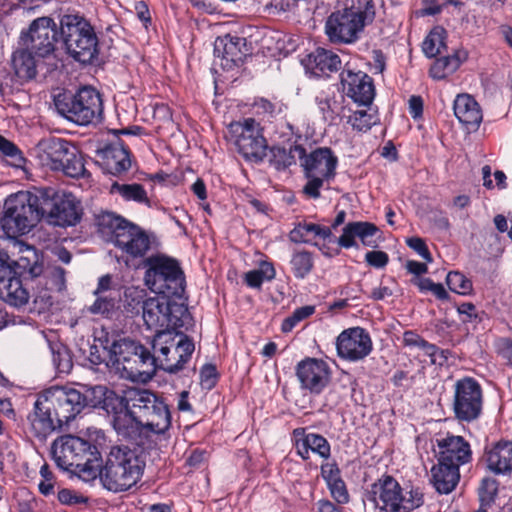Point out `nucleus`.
<instances>
[{
	"mask_svg": "<svg viewBox=\"0 0 512 512\" xmlns=\"http://www.w3.org/2000/svg\"><path fill=\"white\" fill-rule=\"evenodd\" d=\"M300 162L307 179L303 186V194L311 199L320 198L324 182H329L336 176L338 157L330 147H318L309 154L305 151V156L300 158Z\"/></svg>",
	"mask_w": 512,
	"mask_h": 512,
	"instance_id": "nucleus-14",
	"label": "nucleus"
},
{
	"mask_svg": "<svg viewBox=\"0 0 512 512\" xmlns=\"http://www.w3.org/2000/svg\"><path fill=\"white\" fill-rule=\"evenodd\" d=\"M119 308V300L109 295H98L88 311L93 315H100L103 318L111 319Z\"/></svg>",
	"mask_w": 512,
	"mask_h": 512,
	"instance_id": "nucleus-44",
	"label": "nucleus"
},
{
	"mask_svg": "<svg viewBox=\"0 0 512 512\" xmlns=\"http://www.w3.org/2000/svg\"><path fill=\"white\" fill-rule=\"evenodd\" d=\"M302 64L306 73L314 78H328L342 68L339 55L321 47L308 54Z\"/></svg>",
	"mask_w": 512,
	"mask_h": 512,
	"instance_id": "nucleus-29",
	"label": "nucleus"
},
{
	"mask_svg": "<svg viewBox=\"0 0 512 512\" xmlns=\"http://www.w3.org/2000/svg\"><path fill=\"white\" fill-rule=\"evenodd\" d=\"M250 54L247 40L230 33L216 38L214 42V65L230 71L239 67Z\"/></svg>",
	"mask_w": 512,
	"mask_h": 512,
	"instance_id": "nucleus-22",
	"label": "nucleus"
},
{
	"mask_svg": "<svg viewBox=\"0 0 512 512\" xmlns=\"http://www.w3.org/2000/svg\"><path fill=\"white\" fill-rule=\"evenodd\" d=\"M446 284L452 292L461 295H468L473 289L472 281L459 271H450L446 276Z\"/></svg>",
	"mask_w": 512,
	"mask_h": 512,
	"instance_id": "nucleus-49",
	"label": "nucleus"
},
{
	"mask_svg": "<svg viewBox=\"0 0 512 512\" xmlns=\"http://www.w3.org/2000/svg\"><path fill=\"white\" fill-rule=\"evenodd\" d=\"M252 107L256 115L269 122L282 118L287 110V105L277 97H256Z\"/></svg>",
	"mask_w": 512,
	"mask_h": 512,
	"instance_id": "nucleus-36",
	"label": "nucleus"
},
{
	"mask_svg": "<svg viewBox=\"0 0 512 512\" xmlns=\"http://www.w3.org/2000/svg\"><path fill=\"white\" fill-rule=\"evenodd\" d=\"M102 410L111 417V425L122 439L139 444L147 432L164 434L172 423L165 398L149 389L129 388L119 395L103 385L93 392Z\"/></svg>",
	"mask_w": 512,
	"mask_h": 512,
	"instance_id": "nucleus-1",
	"label": "nucleus"
},
{
	"mask_svg": "<svg viewBox=\"0 0 512 512\" xmlns=\"http://www.w3.org/2000/svg\"><path fill=\"white\" fill-rule=\"evenodd\" d=\"M315 103L325 121H334L338 115L337 101L334 92L321 91L315 97Z\"/></svg>",
	"mask_w": 512,
	"mask_h": 512,
	"instance_id": "nucleus-45",
	"label": "nucleus"
},
{
	"mask_svg": "<svg viewBox=\"0 0 512 512\" xmlns=\"http://www.w3.org/2000/svg\"><path fill=\"white\" fill-rule=\"evenodd\" d=\"M482 461L494 475H512V441L499 440L485 447Z\"/></svg>",
	"mask_w": 512,
	"mask_h": 512,
	"instance_id": "nucleus-30",
	"label": "nucleus"
},
{
	"mask_svg": "<svg viewBox=\"0 0 512 512\" xmlns=\"http://www.w3.org/2000/svg\"><path fill=\"white\" fill-rule=\"evenodd\" d=\"M95 163L105 174L119 176L131 168V151L123 141L117 140L96 151Z\"/></svg>",
	"mask_w": 512,
	"mask_h": 512,
	"instance_id": "nucleus-25",
	"label": "nucleus"
},
{
	"mask_svg": "<svg viewBox=\"0 0 512 512\" xmlns=\"http://www.w3.org/2000/svg\"><path fill=\"white\" fill-rule=\"evenodd\" d=\"M60 22L48 16L33 20L27 31H22L19 45H27L38 57L43 59L52 55L60 47Z\"/></svg>",
	"mask_w": 512,
	"mask_h": 512,
	"instance_id": "nucleus-18",
	"label": "nucleus"
},
{
	"mask_svg": "<svg viewBox=\"0 0 512 512\" xmlns=\"http://www.w3.org/2000/svg\"><path fill=\"white\" fill-rule=\"evenodd\" d=\"M364 26L347 8L332 12L325 22V33L335 44H352L359 39Z\"/></svg>",
	"mask_w": 512,
	"mask_h": 512,
	"instance_id": "nucleus-21",
	"label": "nucleus"
},
{
	"mask_svg": "<svg viewBox=\"0 0 512 512\" xmlns=\"http://www.w3.org/2000/svg\"><path fill=\"white\" fill-rule=\"evenodd\" d=\"M96 386L87 390L86 394L74 388L53 386L42 392L53 411L54 417L62 425H67L74 420L85 406L102 409V404L97 403L96 395L93 393Z\"/></svg>",
	"mask_w": 512,
	"mask_h": 512,
	"instance_id": "nucleus-15",
	"label": "nucleus"
},
{
	"mask_svg": "<svg viewBox=\"0 0 512 512\" xmlns=\"http://www.w3.org/2000/svg\"><path fill=\"white\" fill-rule=\"evenodd\" d=\"M37 150L42 164L53 171H61L71 178L90 175L78 148L64 138H44L38 143Z\"/></svg>",
	"mask_w": 512,
	"mask_h": 512,
	"instance_id": "nucleus-13",
	"label": "nucleus"
},
{
	"mask_svg": "<svg viewBox=\"0 0 512 512\" xmlns=\"http://www.w3.org/2000/svg\"><path fill=\"white\" fill-rule=\"evenodd\" d=\"M44 278L47 290L62 292L66 289V270L61 266H52L46 269Z\"/></svg>",
	"mask_w": 512,
	"mask_h": 512,
	"instance_id": "nucleus-46",
	"label": "nucleus"
},
{
	"mask_svg": "<svg viewBox=\"0 0 512 512\" xmlns=\"http://www.w3.org/2000/svg\"><path fill=\"white\" fill-rule=\"evenodd\" d=\"M409 113L413 119H419L423 115L424 102L421 96L412 95L408 101Z\"/></svg>",
	"mask_w": 512,
	"mask_h": 512,
	"instance_id": "nucleus-63",
	"label": "nucleus"
},
{
	"mask_svg": "<svg viewBox=\"0 0 512 512\" xmlns=\"http://www.w3.org/2000/svg\"><path fill=\"white\" fill-rule=\"evenodd\" d=\"M412 283L416 285L420 292H431L438 300L445 301L449 299V294L441 283H435L431 278L413 279Z\"/></svg>",
	"mask_w": 512,
	"mask_h": 512,
	"instance_id": "nucleus-53",
	"label": "nucleus"
},
{
	"mask_svg": "<svg viewBox=\"0 0 512 512\" xmlns=\"http://www.w3.org/2000/svg\"><path fill=\"white\" fill-rule=\"evenodd\" d=\"M406 244L414 250L426 262H432L433 258L424 239L420 237H410L406 239Z\"/></svg>",
	"mask_w": 512,
	"mask_h": 512,
	"instance_id": "nucleus-61",
	"label": "nucleus"
},
{
	"mask_svg": "<svg viewBox=\"0 0 512 512\" xmlns=\"http://www.w3.org/2000/svg\"><path fill=\"white\" fill-rule=\"evenodd\" d=\"M378 232L379 228L372 222L352 221L343 227L341 235L336 239L331 232V228L320 224L302 221L295 224L294 228L289 232V240L297 244H309L315 238L329 241L335 239L340 248L358 249L359 245L356 241L358 238L364 246L374 248L377 246V242L374 237Z\"/></svg>",
	"mask_w": 512,
	"mask_h": 512,
	"instance_id": "nucleus-6",
	"label": "nucleus"
},
{
	"mask_svg": "<svg viewBox=\"0 0 512 512\" xmlns=\"http://www.w3.org/2000/svg\"><path fill=\"white\" fill-rule=\"evenodd\" d=\"M425 503L424 488L412 483L405 484L402 487L400 511L399 512H412Z\"/></svg>",
	"mask_w": 512,
	"mask_h": 512,
	"instance_id": "nucleus-40",
	"label": "nucleus"
},
{
	"mask_svg": "<svg viewBox=\"0 0 512 512\" xmlns=\"http://www.w3.org/2000/svg\"><path fill=\"white\" fill-rule=\"evenodd\" d=\"M340 85L343 94L354 103L359 106H371L376 90L373 78L367 73L344 67L340 73Z\"/></svg>",
	"mask_w": 512,
	"mask_h": 512,
	"instance_id": "nucleus-23",
	"label": "nucleus"
},
{
	"mask_svg": "<svg viewBox=\"0 0 512 512\" xmlns=\"http://www.w3.org/2000/svg\"><path fill=\"white\" fill-rule=\"evenodd\" d=\"M111 191L118 193L125 201H134L150 206L147 192L144 186L139 183L119 184L115 182L112 184Z\"/></svg>",
	"mask_w": 512,
	"mask_h": 512,
	"instance_id": "nucleus-41",
	"label": "nucleus"
},
{
	"mask_svg": "<svg viewBox=\"0 0 512 512\" xmlns=\"http://www.w3.org/2000/svg\"><path fill=\"white\" fill-rule=\"evenodd\" d=\"M60 48L81 65H93L99 58L100 45L95 27L80 14L60 17Z\"/></svg>",
	"mask_w": 512,
	"mask_h": 512,
	"instance_id": "nucleus-5",
	"label": "nucleus"
},
{
	"mask_svg": "<svg viewBox=\"0 0 512 512\" xmlns=\"http://www.w3.org/2000/svg\"><path fill=\"white\" fill-rule=\"evenodd\" d=\"M346 8L351 10L358 20H361L364 27L375 18L376 11L373 0H353L351 7Z\"/></svg>",
	"mask_w": 512,
	"mask_h": 512,
	"instance_id": "nucleus-48",
	"label": "nucleus"
},
{
	"mask_svg": "<svg viewBox=\"0 0 512 512\" xmlns=\"http://www.w3.org/2000/svg\"><path fill=\"white\" fill-rule=\"evenodd\" d=\"M429 69V76L434 80H443L448 75L454 73L461 65L459 53L452 55L437 56Z\"/></svg>",
	"mask_w": 512,
	"mask_h": 512,
	"instance_id": "nucleus-38",
	"label": "nucleus"
},
{
	"mask_svg": "<svg viewBox=\"0 0 512 512\" xmlns=\"http://www.w3.org/2000/svg\"><path fill=\"white\" fill-rule=\"evenodd\" d=\"M402 486L389 474H383L367 491V500L384 512H399Z\"/></svg>",
	"mask_w": 512,
	"mask_h": 512,
	"instance_id": "nucleus-24",
	"label": "nucleus"
},
{
	"mask_svg": "<svg viewBox=\"0 0 512 512\" xmlns=\"http://www.w3.org/2000/svg\"><path fill=\"white\" fill-rule=\"evenodd\" d=\"M438 452L437 461L456 465L460 469L472 461V449L470 443L460 435L447 434L436 440Z\"/></svg>",
	"mask_w": 512,
	"mask_h": 512,
	"instance_id": "nucleus-28",
	"label": "nucleus"
},
{
	"mask_svg": "<svg viewBox=\"0 0 512 512\" xmlns=\"http://www.w3.org/2000/svg\"><path fill=\"white\" fill-rule=\"evenodd\" d=\"M220 376L215 364H204L199 372L201 388L207 391L214 389L220 380Z\"/></svg>",
	"mask_w": 512,
	"mask_h": 512,
	"instance_id": "nucleus-55",
	"label": "nucleus"
},
{
	"mask_svg": "<svg viewBox=\"0 0 512 512\" xmlns=\"http://www.w3.org/2000/svg\"><path fill=\"white\" fill-rule=\"evenodd\" d=\"M460 480V470L456 465L437 461L431 469V483L440 494H449L455 490Z\"/></svg>",
	"mask_w": 512,
	"mask_h": 512,
	"instance_id": "nucleus-33",
	"label": "nucleus"
},
{
	"mask_svg": "<svg viewBox=\"0 0 512 512\" xmlns=\"http://www.w3.org/2000/svg\"><path fill=\"white\" fill-rule=\"evenodd\" d=\"M40 221L35 190L20 191L5 200L0 226L7 238L28 234Z\"/></svg>",
	"mask_w": 512,
	"mask_h": 512,
	"instance_id": "nucleus-8",
	"label": "nucleus"
},
{
	"mask_svg": "<svg viewBox=\"0 0 512 512\" xmlns=\"http://www.w3.org/2000/svg\"><path fill=\"white\" fill-rule=\"evenodd\" d=\"M57 499L62 505L66 506H77L88 502L87 497L69 488L60 489L57 493Z\"/></svg>",
	"mask_w": 512,
	"mask_h": 512,
	"instance_id": "nucleus-58",
	"label": "nucleus"
},
{
	"mask_svg": "<svg viewBox=\"0 0 512 512\" xmlns=\"http://www.w3.org/2000/svg\"><path fill=\"white\" fill-rule=\"evenodd\" d=\"M328 490L332 498L338 504H347L350 500L349 492L347 490V486L345 481L340 478V480H335L326 484Z\"/></svg>",
	"mask_w": 512,
	"mask_h": 512,
	"instance_id": "nucleus-59",
	"label": "nucleus"
},
{
	"mask_svg": "<svg viewBox=\"0 0 512 512\" xmlns=\"http://www.w3.org/2000/svg\"><path fill=\"white\" fill-rule=\"evenodd\" d=\"M457 312L463 323H480L482 322L485 312L478 311L476 306L471 302H463L457 306Z\"/></svg>",
	"mask_w": 512,
	"mask_h": 512,
	"instance_id": "nucleus-56",
	"label": "nucleus"
},
{
	"mask_svg": "<svg viewBox=\"0 0 512 512\" xmlns=\"http://www.w3.org/2000/svg\"><path fill=\"white\" fill-rule=\"evenodd\" d=\"M447 32L441 26L433 27L422 43V51L428 58H434L447 52Z\"/></svg>",
	"mask_w": 512,
	"mask_h": 512,
	"instance_id": "nucleus-37",
	"label": "nucleus"
},
{
	"mask_svg": "<svg viewBox=\"0 0 512 512\" xmlns=\"http://www.w3.org/2000/svg\"><path fill=\"white\" fill-rule=\"evenodd\" d=\"M499 354L512 366V339L501 338L499 341Z\"/></svg>",
	"mask_w": 512,
	"mask_h": 512,
	"instance_id": "nucleus-64",
	"label": "nucleus"
},
{
	"mask_svg": "<svg viewBox=\"0 0 512 512\" xmlns=\"http://www.w3.org/2000/svg\"><path fill=\"white\" fill-rule=\"evenodd\" d=\"M335 345L338 357L351 362L363 360L373 350L369 332L360 326L343 330L337 336Z\"/></svg>",
	"mask_w": 512,
	"mask_h": 512,
	"instance_id": "nucleus-20",
	"label": "nucleus"
},
{
	"mask_svg": "<svg viewBox=\"0 0 512 512\" xmlns=\"http://www.w3.org/2000/svg\"><path fill=\"white\" fill-rule=\"evenodd\" d=\"M107 352L112 366L121 377L131 381H146L155 374V358L149 348L130 338L97 339Z\"/></svg>",
	"mask_w": 512,
	"mask_h": 512,
	"instance_id": "nucleus-4",
	"label": "nucleus"
},
{
	"mask_svg": "<svg viewBox=\"0 0 512 512\" xmlns=\"http://www.w3.org/2000/svg\"><path fill=\"white\" fill-rule=\"evenodd\" d=\"M347 124L358 133H367L373 126L380 124V117L377 109L355 110L347 117Z\"/></svg>",
	"mask_w": 512,
	"mask_h": 512,
	"instance_id": "nucleus-39",
	"label": "nucleus"
},
{
	"mask_svg": "<svg viewBox=\"0 0 512 512\" xmlns=\"http://www.w3.org/2000/svg\"><path fill=\"white\" fill-rule=\"evenodd\" d=\"M42 57H38L27 45H19L11 55V68L14 75L21 82L33 80L38 73V64Z\"/></svg>",
	"mask_w": 512,
	"mask_h": 512,
	"instance_id": "nucleus-31",
	"label": "nucleus"
},
{
	"mask_svg": "<svg viewBox=\"0 0 512 512\" xmlns=\"http://www.w3.org/2000/svg\"><path fill=\"white\" fill-rule=\"evenodd\" d=\"M276 271L271 262L263 261L259 269L250 270L245 274L244 282L250 288L260 289L264 281L275 278Z\"/></svg>",
	"mask_w": 512,
	"mask_h": 512,
	"instance_id": "nucleus-43",
	"label": "nucleus"
},
{
	"mask_svg": "<svg viewBox=\"0 0 512 512\" xmlns=\"http://www.w3.org/2000/svg\"><path fill=\"white\" fill-rule=\"evenodd\" d=\"M144 280L154 292L167 297H181L186 288V278L179 260L157 253L144 259Z\"/></svg>",
	"mask_w": 512,
	"mask_h": 512,
	"instance_id": "nucleus-11",
	"label": "nucleus"
},
{
	"mask_svg": "<svg viewBox=\"0 0 512 512\" xmlns=\"http://www.w3.org/2000/svg\"><path fill=\"white\" fill-rule=\"evenodd\" d=\"M0 152L7 158L9 164L14 167H22L25 163V158L17 145L2 135H0Z\"/></svg>",
	"mask_w": 512,
	"mask_h": 512,
	"instance_id": "nucleus-51",
	"label": "nucleus"
},
{
	"mask_svg": "<svg viewBox=\"0 0 512 512\" xmlns=\"http://www.w3.org/2000/svg\"><path fill=\"white\" fill-rule=\"evenodd\" d=\"M365 260L374 268H384L389 262V256L384 251L373 250L366 253Z\"/></svg>",
	"mask_w": 512,
	"mask_h": 512,
	"instance_id": "nucleus-62",
	"label": "nucleus"
},
{
	"mask_svg": "<svg viewBox=\"0 0 512 512\" xmlns=\"http://www.w3.org/2000/svg\"><path fill=\"white\" fill-rule=\"evenodd\" d=\"M291 271L296 279H305L314 268L313 253L308 250L296 251L292 254Z\"/></svg>",
	"mask_w": 512,
	"mask_h": 512,
	"instance_id": "nucleus-42",
	"label": "nucleus"
},
{
	"mask_svg": "<svg viewBox=\"0 0 512 512\" xmlns=\"http://www.w3.org/2000/svg\"><path fill=\"white\" fill-rule=\"evenodd\" d=\"M52 361L59 374H68L73 368L72 357L64 346L52 348Z\"/></svg>",
	"mask_w": 512,
	"mask_h": 512,
	"instance_id": "nucleus-54",
	"label": "nucleus"
},
{
	"mask_svg": "<svg viewBox=\"0 0 512 512\" xmlns=\"http://www.w3.org/2000/svg\"><path fill=\"white\" fill-rule=\"evenodd\" d=\"M146 467V459L139 448L128 445H114L96 462L89 478L99 477L104 489L112 493H124L135 488L141 481Z\"/></svg>",
	"mask_w": 512,
	"mask_h": 512,
	"instance_id": "nucleus-2",
	"label": "nucleus"
},
{
	"mask_svg": "<svg viewBox=\"0 0 512 512\" xmlns=\"http://www.w3.org/2000/svg\"><path fill=\"white\" fill-rule=\"evenodd\" d=\"M402 343L405 347L419 348L425 355H431L436 350V345L425 340L414 330H406L403 333Z\"/></svg>",
	"mask_w": 512,
	"mask_h": 512,
	"instance_id": "nucleus-52",
	"label": "nucleus"
},
{
	"mask_svg": "<svg viewBox=\"0 0 512 512\" xmlns=\"http://www.w3.org/2000/svg\"><path fill=\"white\" fill-rule=\"evenodd\" d=\"M231 131L236 134L235 145L238 153L247 162L260 164L264 161L268 143L263 135V128L254 118L232 123Z\"/></svg>",
	"mask_w": 512,
	"mask_h": 512,
	"instance_id": "nucleus-17",
	"label": "nucleus"
},
{
	"mask_svg": "<svg viewBox=\"0 0 512 512\" xmlns=\"http://www.w3.org/2000/svg\"><path fill=\"white\" fill-rule=\"evenodd\" d=\"M269 165L277 171H284L296 164V156H305V147L301 144H293L287 149L280 145L268 147Z\"/></svg>",
	"mask_w": 512,
	"mask_h": 512,
	"instance_id": "nucleus-34",
	"label": "nucleus"
},
{
	"mask_svg": "<svg viewBox=\"0 0 512 512\" xmlns=\"http://www.w3.org/2000/svg\"><path fill=\"white\" fill-rule=\"evenodd\" d=\"M53 414L48 402L40 393L32 411L27 415L30 433L40 442H44L54 431L62 428Z\"/></svg>",
	"mask_w": 512,
	"mask_h": 512,
	"instance_id": "nucleus-27",
	"label": "nucleus"
},
{
	"mask_svg": "<svg viewBox=\"0 0 512 512\" xmlns=\"http://www.w3.org/2000/svg\"><path fill=\"white\" fill-rule=\"evenodd\" d=\"M484 406V392L474 377L465 376L454 383L451 411L454 419L470 424L481 418Z\"/></svg>",
	"mask_w": 512,
	"mask_h": 512,
	"instance_id": "nucleus-16",
	"label": "nucleus"
},
{
	"mask_svg": "<svg viewBox=\"0 0 512 512\" xmlns=\"http://www.w3.org/2000/svg\"><path fill=\"white\" fill-rule=\"evenodd\" d=\"M51 454L58 468L76 470L87 478L100 458L96 444L74 435H63L54 440Z\"/></svg>",
	"mask_w": 512,
	"mask_h": 512,
	"instance_id": "nucleus-9",
	"label": "nucleus"
},
{
	"mask_svg": "<svg viewBox=\"0 0 512 512\" xmlns=\"http://www.w3.org/2000/svg\"><path fill=\"white\" fill-rule=\"evenodd\" d=\"M29 298V291L23 284L18 272L10 276L4 285L0 284V299L13 307L25 306Z\"/></svg>",
	"mask_w": 512,
	"mask_h": 512,
	"instance_id": "nucleus-35",
	"label": "nucleus"
},
{
	"mask_svg": "<svg viewBox=\"0 0 512 512\" xmlns=\"http://www.w3.org/2000/svg\"><path fill=\"white\" fill-rule=\"evenodd\" d=\"M292 445L303 461L311 458V454L317 455L323 460L331 457V444L321 434L309 432L306 427L295 428L291 433Z\"/></svg>",
	"mask_w": 512,
	"mask_h": 512,
	"instance_id": "nucleus-26",
	"label": "nucleus"
},
{
	"mask_svg": "<svg viewBox=\"0 0 512 512\" xmlns=\"http://www.w3.org/2000/svg\"><path fill=\"white\" fill-rule=\"evenodd\" d=\"M315 310L314 305H305L296 308L290 316L283 320L281 331L284 333L291 332L298 323L312 316Z\"/></svg>",
	"mask_w": 512,
	"mask_h": 512,
	"instance_id": "nucleus-50",
	"label": "nucleus"
},
{
	"mask_svg": "<svg viewBox=\"0 0 512 512\" xmlns=\"http://www.w3.org/2000/svg\"><path fill=\"white\" fill-rule=\"evenodd\" d=\"M320 474L326 484L342 478L341 469L335 459L322 462L320 465Z\"/></svg>",
	"mask_w": 512,
	"mask_h": 512,
	"instance_id": "nucleus-60",
	"label": "nucleus"
},
{
	"mask_svg": "<svg viewBox=\"0 0 512 512\" xmlns=\"http://www.w3.org/2000/svg\"><path fill=\"white\" fill-rule=\"evenodd\" d=\"M453 110L455 117L468 129H477L482 122L481 107L474 97L469 94L457 95Z\"/></svg>",
	"mask_w": 512,
	"mask_h": 512,
	"instance_id": "nucleus-32",
	"label": "nucleus"
},
{
	"mask_svg": "<svg viewBox=\"0 0 512 512\" xmlns=\"http://www.w3.org/2000/svg\"><path fill=\"white\" fill-rule=\"evenodd\" d=\"M499 482L493 477H484L478 488L481 506H491L498 495Z\"/></svg>",
	"mask_w": 512,
	"mask_h": 512,
	"instance_id": "nucleus-47",
	"label": "nucleus"
},
{
	"mask_svg": "<svg viewBox=\"0 0 512 512\" xmlns=\"http://www.w3.org/2000/svg\"><path fill=\"white\" fill-rule=\"evenodd\" d=\"M300 389L311 395H320L330 384L332 371L329 364L319 358L305 357L295 366Z\"/></svg>",
	"mask_w": 512,
	"mask_h": 512,
	"instance_id": "nucleus-19",
	"label": "nucleus"
},
{
	"mask_svg": "<svg viewBox=\"0 0 512 512\" xmlns=\"http://www.w3.org/2000/svg\"><path fill=\"white\" fill-rule=\"evenodd\" d=\"M40 476L41 480L38 484L39 492L45 497L54 494L56 477L47 463H44L40 467Z\"/></svg>",
	"mask_w": 512,
	"mask_h": 512,
	"instance_id": "nucleus-57",
	"label": "nucleus"
},
{
	"mask_svg": "<svg viewBox=\"0 0 512 512\" xmlns=\"http://www.w3.org/2000/svg\"><path fill=\"white\" fill-rule=\"evenodd\" d=\"M155 371L162 369L170 374L185 368L195 350L194 341L184 333L161 331L152 342Z\"/></svg>",
	"mask_w": 512,
	"mask_h": 512,
	"instance_id": "nucleus-12",
	"label": "nucleus"
},
{
	"mask_svg": "<svg viewBox=\"0 0 512 512\" xmlns=\"http://www.w3.org/2000/svg\"><path fill=\"white\" fill-rule=\"evenodd\" d=\"M35 194L41 221L60 228L73 227L80 223L83 207L73 193L44 187L35 189Z\"/></svg>",
	"mask_w": 512,
	"mask_h": 512,
	"instance_id": "nucleus-7",
	"label": "nucleus"
},
{
	"mask_svg": "<svg viewBox=\"0 0 512 512\" xmlns=\"http://www.w3.org/2000/svg\"><path fill=\"white\" fill-rule=\"evenodd\" d=\"M58 114L80 126H87L101 118L103 101L101 94L91 86H83L75 93L68 90L54 96Z\"/></svg>",
	"mask_w": 512,
	"mask_h": 512,
	"instance_id": "nucleus-10",
	"label": "nucleus"
},
{
	"mask_svg": "<svg viewBox=\"0 0 512 512\" xmlns=\"http://www.w3.org/2000/svg\"><path fill=\"white\" fill-rule=\"evenodd\" d=\"M96 226L103 239L121 252L119 259L128 267L144 264L156 241L153 233L112 212L99 214Z\"/></svg>",
	"mask_w": 512,
	"mask_h": 512,
	"instance_id": "nucleus-3",
	"label": "nucleus"
}]
</instances>
